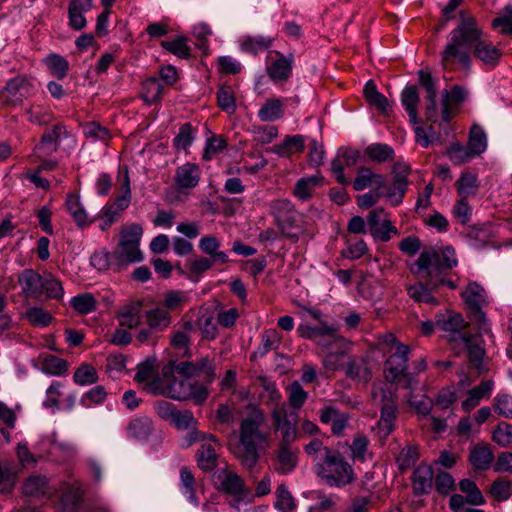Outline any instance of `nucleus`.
I'll return each instance as SVG.
<instances>
[{"mask_svg": "<svg viewBox=\"0 0 512 512\" xmlns=\"http://www.w3.org/2000/svg\"><path fill=\"white\" fill-rule=\"evenodd\" d=\"M418 457L419 453L417 446L409 445L402 448L398 456L396 457L398 469L401 472L409 470L412 466H414Z\"/></svg>", "mask_w": 512, "mask_h": 512, "instance_id": "nucleus-58", "label": "nucleus"}, {"mask_svg": "<svg viewBox=\"0 0 512 512\" xmlns=\"http://www.w3.org/2000/svg\"><path fill=\"white\" fill-rule=\"evenodd\" d=\"M433 469L427 464H420L413 472L412 486L416 495L428 494L432 488Z\"/></svg>", "mask_w": 512, "mask_h": 512, "instance_id": "nucleus-27", "label": "nucleus"}, {"mask_svg": "<svg viewBox=\"0 0 512 512\" xmlns=\"http://www.w3.org/2000/svg\"><path fill=\"white\" fill-rule=\"evenodd\" d=\"M143 235V228L140 224L132 223L122 227L120 231V240L122 244L136 245L140 247V241Z\"/></svg>", "mask_w": 512, "mask_h": 512, "instance_id": "nucleus-61", "label": "nucleus"}, {"mask_svg": "<svg viewBox=\"0 0 512 512\" xmlns=\"http://www.w3.org/2000/svg\"><path fill=\"white\" fill-rule=\"evenodd\" d=\"M82 492L79 486L67 485L60 499L61 512H77L80 506Z\"/></svg>", "mask_w": 512, "mask_h": 512, "instance_id": "nucleus-43", "label": "nucleus"}, {"mask_svg": "<svg viewBox=\"0 0 512 512\" xmlns=\"http://www.w3.org/2000/svg\"><path fill=\"white\" fill-rule=\"evenodd\" d=\"M385 179L382 174L375 173L371 168L362 166L357 170L356 177L352 182L355 191H363L368 187L381 190L384 187Z\"/></svg>", "mask_w": 512, "mask_h": 512, "instance_id": "nucleus-25", "label": "nucleus"}, {"mask_svg": "<svg viewBox=\"0 0 512 512\" xmlns=\"http://www.w3.org/2000/svg\"><path fill=\"white\" fill-rule=\"evenodd\" d=\"M285 112V100L269 98L258 110L257 116L262 122H274L281 119Z\"/></svg>", "mask_w": 512, "mask_h": 512, "instance_id": "nucleus-30", "label": "nucleus"}, {"mask_svg": "<svg viewBox=\"0 0 512 512\" xmlns=\"http://www.w3.org/2000/svg\"><path fill=\"white\" fill-rule=\"evenodd\" d=\"M472 50L474 56L490 68L497 66L502 57V51L491 41L483 39L482 34L473 43Z\"/></svg>", "mask_w": 512, "mask_h": 512, "instance_id": "nucleus-19", "label": "nucleus"}, {"mask_svg": "<svg viewBox=\"0 0 512 512\" xmlns=\"http://www.w3.org/2000/svg\"><path fill=\"white\" fill-rule=\"evenodd\" d=\"M264 422L263 411L255 407L241 421L240 448L236 456L241 464L248 469L253 468L259 459L257 445L267 439V435L261 431Z\"/></svg>", "mask_w": 512, "mask_h": 512, "instance_id": "nucleus-3", "label": "nucleus"}, {"mask_svg": "<svg viewBox=\"0 0 512 512\" xmlns=\"http://www.w3.org/2000/svg\"><path fill=\"white\" fill-rule=\"evenodd\" d=\"M98 373L89 363H81L74 371L73 381L79 386L93 385L98 382Z\"/></svg>", "mask_w": 512, "mask_h": 512, "instance_id": "nucleus-47", "label": "nucleus"}, {"mask_svg": "<svg viewBox=\"0 0 512 512\" xmlns=\"http://www.w3.org/2000/svg\"><path fill=\"white\" fill-rule=\"evenodd\" d=\"M299 449L292 446V443H279L277 449L274 470L278 474L286 475L291 473L298 464Z\"/></svg>", "mask_w": 512, "mask_h": 512, "instance_id": "nucleus-17", "label": "nucleus"}, {"mask_svg": "<svg viewBox=\"0 0 512 512\" xmlns=\"http://www.w3.org/2000/svg\"><path fill=\"white\" fill-rule=\"evenodd\" d=\"M153 431V422L146 416H140L132 419L127 425L129 437L144 440L149 437Z\"/></svg>", "mask_w": 512, "mask_h": 512, "instance_id": "nucleus-39", "label": "nucleus"}, {"mask_svg": "<svg viewBox=\"0 0 512 512\" xmlns=\"http://www.w3.org/2000/svg\"><path fill=\"white\" fill-rule=\"evenodd\" d=\"M185 441L186 446H190L195 442H201L196 454L197 464L201 470L211 471L217 466V452L221 448V443L216 436L194 430L188 434Z\"/></svg>", "mask_w": 512, "mask_h": 512, "instance_id": "nucleus-9", "label": "nucleus"}, {"mask_svg": "<svg viewBox=\"0 0 512 512\" xmlns=\"http://www.w3.org/2000/svg\"><path fill=\"white\" fill-rule=\"evenodd\" d=\"M187 292L180 290H170L165 294L162 306H156L145 312L148 320H169V310L181 308L188 302Z\"/></svg>", "mask_w": 512, "mask_h": 512, "instance_id": "nucleus-15", "label": "nucleus"}, {"mask_svg": "<svg viewBox=\"0 0 512 512\" xmlns=\"http://www.w3.org/2000/svg\"><path fill=\"white\" fill-rule=\"evenodd\" d=\"M195 376L200 377L203 385L211 384L216 378V368L214 361L208 357H203L194 362Z\"/></svg>", "mask_w": 512, "mask_h": 512, "instance_id": "nucleus-50", "label": "nucleus"}, {"mask_svg": "<svg viewBox=\"0 0 512 512\" xmlns=\"http://www.w3.org/2000/svg\"><path fill=\"white\" fill-rule=\"evenodd\" d=\"M220 246L221 243L215 236H203L199 240V248L204 254L208 255L217 264H226L229 257L224 251L219 250Z\"/></svg>", "mask_w": 512, "mask_h": 512, "instance_id": "nucleus-34", "label": "nucleus"}, {"mask_svg": "<svg viewBox=\"0 0 512 512\" xmlns=\"http://www.w3.org/2000/svg\"><path fill=\"white\" fill-rule=\"evenodd\" d=\"M367 103L374 106L380 113L387 114L390 110L388 99L377 90L376 84L369 80L363 89Z\"/></svg>", "mask_w": 512, "mask_h": 512, "instance_id": "nucleus-38", "label": "nucleus"}, {"mask_svg": "<svg viewBox=\"0 0 512 512\" xmlns=\"http://www.w3.org/2000/svg\"><path fill=\"white\" fill-rule=\"evenodd\" d=\"M174 371L183 375L184 379H189L195 376V367L194 362L191 361H183L179 363H175L174 361H170L167 365L162 368V376L168 377L173 376Z\"/></svg>", "mask_w": 512, "mask_h": 512, "instance_id": "nucleus-60", "label": "nucleus"}, {"mask_svg": "<svg viewBox=\"0 0 512 512\" xmlns=\"http://www.w3.org/2000/svg\"><path fill=\"white\" fill-rule=\"evenodd\" d=\"M483 34L476 19L466 11L460 12V22L449 34V40L441 52V63L445 69L459 67L469 70L473 43Z\"/></svg>", "mask_w": 512, "mask_h": 512, "instance_id": "nucleus-2", "label": "nucleus"}, {"mask_svg": "<svg viewBox=\"0 0 512 512\" xmlns=\"http://www.w3.org/2000/svg\"><path fill=\"white\" fill-rule=\"evenodd\" d=\"M459 488L464 494H466V501L468 504L479 506L486 503L482 492L474 481L470 479H462L459 482Z\"/></svg>", "mask_w": 512, "mask_h": 512, "instance_id": "nucleus-56", "label": "nucleus"}, {"mask_svg": "<svg viewBox=\"0 0 512 512\" xmlns=\"http://www.w3.org/2000/svg\"><path fill=\"white\" fill-rule=\"evenodd\" d=\"M113 252V259L116 261L118 271L126 269L129 265L141 262L143 254L139 246L117 243Z\"/></svg>", "mask_w": 512, "mask_h": 512, "instance_id": "nucleus-23", "label": "nucleus"}, {"mask_svg": "<svg viewBox=\"0 0 512 512\" xmlns=\"http://www.w3.org/2000/svg\"><path fill=\"white\" fill-rule=\"evenodd\" d=\"M93 3L84 0H71L68 6V26L80 31L87 25L85 13L90 11Z\"/></svg>", "mask_w": 512, "mask_h": 512, "instance_id": "nucleus-24", "label": "nucleus"}, {"mask_svg": "<svg viewBox=\"0 0 512 512\" xmlns=\"http://www.w3.org/2000/svg\"><path fill=\"white\" fill-rule=\"evenodd\" d=\"M66 208L78 227L84 228L92 223V220L89 219L88 214L80 201L79 195L73 193L68 194L66 198Z\"/></svg>", "mask_w": 512, "mask_h": 512, "instance_id": "nucleus-33", "label": "nucleus"}, {"mask_svg": "<svg viewBox=\"0 0 512 512\" xmlns=\"http://www.w3.org/2000/svg\"><path fill=\"white\" fill-rule=\"evenodd\" d=\"M478 187L477 176L471 172H462L456 181L457 193L462 198L475 195Z\"/></svg>", "mask_w": 512, "mask_h": 512, "instance_id": "nucleus-51", "label": "nucleus"}, {"mask_svg": "<svg viewBox=\"0 0 512 512\" xmlns=\"http://www.w3.org/2000/svg\"><path fill=\"white\" fill-rule=\"evenodd\" d=\"M305 149V139L302 135L287 136L282 143L272 147V152L280 157H290L293 153H301Z\"/></svg>", "mask_w": 512, "mask_h": 512, "instance_id": "nucleus-37", "label": "nucleus"}, {"mask_svg": "<svg viewBox=\"0 0 512 512\" xmlns=\"http://www.w3.org/2000/svg\"><path fill=\"white\" fill-rule=\"evenodd\" d=\"M304 450L316 463V468L322 461H324V458H327L328 454L330 455V453L334 451L324 446L322 441L317 438L312 439L307 445H305Z\"/></svg>", "mask_w": 512, "mask_h": 512, "instance_id": "nucleus-59", "label": "nucleus"}, {"mask_svg": "<svg viewBox=\"0 0 512 512\" xmlns=\"http://www.w3.org/2000/svg\"><path fill=\"white\" fill-rule=\"evenodd\" d=\"M493 381H482L478 386L468 391V397L462 402V409L465 412L473 410L483 398H489L493 389Z\"/></svg>", "mask_w": 512, "mask_h": 512, "instance_id": "nucleus-32", "label": "nucleus"}, {"mask_svg": "<svg viewBox=\"0 0 512 512\" xmlns=\"http://www.w3.org/2000/svg\"><path fill=\"white\" fill-rule=\"evenodd\" d=\"M113 258V252H110L106 249H100L92 254L90 262L91 265L98 271L103 272L112 270L114 272H119L118 266L115 265L116 261Z\"/></svg>", "mask_w": 512, "mask_h": 512, "instance_id": "nucleus-46", "label": "nucleus"}, {"mask_svg": "<svg viewBox=\"0 0 512 512\" xmlns=\"http://www.w3.org/2000/svg\"><path fill=\"white\" fill-rule=\"evenodd\" d=\"M23 493L27 496L40 497L48 490V480L44 476H30L23 484Z\"/></svg>", "mask_w": 512, "mask_h": 512, "instance_id": "nucleus-53", "label": "nucleus"}, {"mask_svg": "<svg viewBox=\"0 0 512 512\" xmlns=\"http://www.w3.org/2000/svg\"><path fill=\"white\" fill-rule=\"evenodd\" d=\"M369 440L363 434H358L354 437L350 445L351 456L354 460L365 462L369 454L368 450Z\"/></svg>", "mask_w": 512, "mask_h": 512, "instance_id": "nucleus-64", "label": "nucleus"}, {"mask_svg": "<svg viewBox=\"0 0 512 512\" xmlns=\"http://www.w3.org/2000/svg\"><path fill=\"white\" fill-rule=\"evenodd\" d=\"M458 265L455 249L452 246L429 249L420 253L417 260L409 265L410 272L425 281L432 289L446 285L456 289L455 281L446 279L449 272Z\"/></svg>", "mask_w": 512, "mask_h": 512, "instance_id": "nucleus-1", "label": "nucleus"}, {"mask_svg": "<svg viewBox=\"0 0 512 512\" xmlns=\"http://www.w3.org/2000/svg\"><path fill=\"white\" fill-rule=\"evenodd\" d=\"M408 188V179L406 174H396L390 185L384 184L382 196H384L392 206L396 207L403 201Z\"/></svg>", "mask_w": 512, "mask_h": 512, "instance_id": "nucleus-26", "label": "nucleus"}, {"mask_svg": "<svg viewBox=\"0 0 512 512\" xmlns=\"http://www.w3.org/2000/svg\"><path fill=\"white\" fill-rule=\"evenodd\" d=\"M68 132L66 126L62 124H56L51 128L44 131L41 136L40 142L36 145L35 153L37 157H43L51 155L56 152L59 148V142L61 139L66 138Z\"/></svg>", "mask_w": 512, "mask_h": 512, "instance_id": "nucleus-16", "label": "nucleus"}, {"mask_svg": "<svg viewBox=\"0 0 512 512\" xmlns=\"http://www.w3.org/2000/svg\"><path fill=\"white\" fill-rule=\"evenodd\" d=\"M37 87L31 76L18 75L9 79L0 89V102L7 107H16L36 94Z\"/></svg>", "mask_w": 512, "mask_h": 512, "instance_id": "nucleus-10", "label": "nucleus"}, {"mask_svg": "<svg viewBox=\"0 0 512 512\" xmlns=\"http://www.w3.org/2000/svg\"><path fill=\"white\" fill-rule=\"evenodd\" d=\"M489 493L498 502L507 501L512 496V481L506 479L495 480L490 486Z\"/></svg>", "mask_w": 512, "mask_h": 512, "instance_id": "nucleus-63", "label": "nucleus"}, {"mask_svg": "<svg viewBox=\"0 0 512 512\" xmlns=\"http://www.w3.org/2000/svg\"><path fill=\"white\" fill-rule=\"evenodd\" d=\"M462 299L468 311L470 320H486L490 301L489 296L482 285L470 282L461 293Z\"/></svg>", "mask_w": 512, "mask_h": 512, "instance_id": "nucleus-12", "label": "nucleus"}, {"mask_svg": "<svg viewBox=\"0 0 512 512\" xmlns=\"http://www.w3.org/2000/svg\"><path fill=\"white\" fill-rule=\"evenodd\" d=\"M193 331L191 322H186L182 330L176 331L171 337V346L179 350L181 357L190 358L192 353L189 348L190 333Z\"/></svg>", "mask_w": 512, "mask_h": 512, "instance_id": "nucleus-40", "label": "nucleus"}, {"mask_svg": "<svg viewBox=\"0 0 512 512\" xmlns=\"http://www.w3.org/2000/svg\"><path fill=\"white\" fill-rule=\"evenodd\" d=\"M314 502L309 506L308 512H333L336 509V497L322 492L312 493Z\"/></svg>", "mask_w": 512, "mask_h": 512, "instance_id": "nucleus-54", "label": "nucleus"}, {"mask_svg": "<svg viewBox=\"0 0 512 512\" xmlns=\"http://www.w3.org/2000/svg\"><path fill=\"white\" fill-rule=\"evenodd\" d=\"M401 103L409 116L410 122L418 123L417 106L419 104V95L416 86L411 85L404 88L401 93Z\"/></svg>", "mask_w": 512, "mask_h": 512, "instance_id": "nucleus-41", "label": "nucleus"}, {"mask_svg": "<svg viewBox=\"0 0 512 512\" xmlns=\"http://www.w3.org/2000/svg\"><path fill=\"white\" fill-rule=\"evenodd\" d=\"M372 399L380 408L378 431L382 438H387L393 431L397 417V405L395 392L387 384L375 386L372 391Z\"/></svg>", "mask_w": 512, "mask_h": 512, "instance_id": "nucleus-8", "label": "nucleus"}, {"mask_svg": "<svg viewBox=\"0 0 512 512\" xmlns=\"http://www.w3.org/2000/svg\"><path fill=\"white\" fill-rule=\"evenodd\" d=\"M219 489L231 496L237 501L245 499L249 491L245 488L243 479L233 470L225 468L220 469L215 474Z\"/></svg>", "mask_w": 512, "mask_h": 512, "instance_id": "nucleus-14", "label": "nucleus"}, {"mask_svg": "<svg viewBox=\"0 0 512 512\" xmlns=\"http://www.w3.org/2000/svg\"><path fill=\"white\" fill-rule=\"evenodd\" d=\"M161 47L179 59L189 60L193 57L189 39L183 35H177L170 40L161 42Z\"/></svg>", "mask_w": 512, "mask_h": 512, "instance_id": "nucleus-31", "label": "nucleus"}, {"mask_svg": "<svg viewBox=\"0 0 512 512\" xmlns=\"http://www.w3.org/2000/svg\"><path fill=\"white\" fill-rule=\"evenodd\" d=\"M70 305L79 314L86 315L96 310L97 301L91 293H82L72 297Z\"/></svg>", "mask_w": 512, "mask_h": 512, "instance_id": "nucleus-55", "label": "nucleus"}, {"mask_svg": "<svg viewBox=\"0 0 512 512\" xmlns=\"http://www.w3.org/2000/svg\"><path fill=\"white\" fill-rule=\"evenodd\" d=\"M442 331L447 332L449 341H462L468 349L470 362L481 369L484 349L480 345V330L469 322H438Z\"/></svg>", "mask_w": 512, "mask_h": 512, "instance_id": "nucleus-6", "label": "nucleus"}, {"mask_svg": "<svg viewBox=\"0 0 512 512\" xmlns=\"http://www.w3.org/2000/svg\"><path fill=\"white\" fill-rule=\"evenodd\" d=\"M345 375L358 382L367 383L372 379V362L367 357L353 356L345 364Z\"/></svg>", "mask_w": 512, "mask_h": 512, "instance_id": "nucleus-20", "label": "nucleus"}, {"mask_svg": "<svg viewBox=\"0 0 512 512\" xmlns=\"http://www.w3.org/2000/svg\"><path fill=\"white\" fill-rule=\"evenodd\" d=\"M43 64L48 69L51 76L58 80H63L69 73L70 64L68 60L57 53H49L44 59Z\"/></svg>", "mask_w": 512, "mask_h": 512, "instance_id": "nucleus-36", "label": "nucleus"}, {"mask_svg": "<svg viewBox=\"0 0 512 512\" xmlns=\"http://www.w3.org/2000/svg\"><path fill=\"white\" fill-rule=\"evenodd\" d=\"M294 63L293 53L283 54L278 50H269L265 58L266 74L274 83H285L292 76Z\"/></svg>", "mask_w": 512, "mask_h": 512, "instance_id": "nucleus-11", "label": "nucleus"}, {"mask_svg": "<svg viewBox=\"0 0 512 512\" xmlns=\"http://www.w3.org/2000/svg\"><path fill=\"white\" fill-rule=\"evenodd\" d=\"M364 155L373 162L384 163L392 161L395 156L394 149L385 143H373L364 150Z\"/></svg>", "mask_w": 512, "mask_h": 512, "instance_id": "nucleus-42", "label": "nucleus"}, {"mask_svg": "<svg viewBox=\"0 0 512 512\" xmlns=\"http://www.w3.org/2000/svg\"><path fill=\"white\" fill-rule=\"evenodd\" d=\"M37 361L39 369L48 375L61 376L68 370L67 361L52 354L41 353Z\"/></svg>", "mask_w": 512, "mask_h": 512, "instance_id": "nucleus-28", "label": "nucleus"}, {"mask_svg": "<svg viewBox=\"0 0 512 512\" xmlns=\"http://www.w3.org/2000/svg\"><path fill=\"white\" fill-rule=\"evenodd\" d=\"M21 294L25 298L39 299L43 295V276L33 269H25L18 275Z\"/></svg>", "mask_w": 512, "mask_h": 512, "instance_id": "nucleus-18", "label": "nucleus"}, {"mask_svg": "<svg viewBox=\"0 0 512 512\" xmlns=\"http://www.w3.org/2000/svg\"><path fill=\"white\" fill-rule=\"evenodd\" d=\"M382 349L389 353L385 363V375L389 382L402 385L406 389L414 388V378L407 373L409 346L399 342L394 334L386 333L379 337Z\"/></svg>", "mask_w": 512, "mask_h": 512, "instance_id": "nucleus-4", "label": "nucleus"}, {"mask_svg": "<svg viewBox=\"0 0 512 512\" xmlns=\"http://www.w3.org/2000/svg\"><path fill=\"white\" fill-rule=\"evenodd\" d=\"M217 104L228 114L236 111V99L234 91L230 86H221L217 91Z\"/></svg>", "mask_w": 512, "mask_h": 512, "instance_id": "nucleus-62", "label": "nucleus"}, {"mask_svg": "<svg viewBox=\"0 0 512 512\" xmlns=\"http://www.w3.org/2000/svg\"><path fill=\"white\" fill-rule=\"evenodd\" d=\"M468 98V91L465 87L460 85H454L451 89L444 90L443 92V100L441 103V116L442 121L445 123H449L452 119V105H460L465 102Z\"/></svg>", "mask_w": 512, "mask_h": 512, "instance_id": "nucleus-22", "label": "nucleus"}, {"mask_svg": "<svg viewBox=\"0 0 512 512\" xmlns=\"http://www.w3.org/2000/svg\"><path fill=\"white\" fill-rule=\"evenodd\" d=\"M163 92V86L156 77H150L142 83V98L148 104H153L160 100Z\"/></svg>", "mask_w": 512, "mask_h": 512, "instance_id": "nucleus-52", "label": "nucleus"}, {"mask_svg": "<svg viewBox=\"0 0 512 512\" xmlns=\"http://www.w3.org/2000/svg\"><path fill=\"white\" fill-rule=\"evenodd\" d=\"M274 43V38L266 35L245 36L240 44L243 52L257 55L258 53L269 50Z\"/></svg>", "mask_w": 512, "mask_h": 512, "instance_id": "nucleus-35", "label": "nucleus"}, {"mask_svg": "<svg viewBox=\"0 0 512 512\" xmlns=\"http://www.w3.org/2000/svg\"><path fill=\"white\" fill-rule=\"evenodd\" d=\"M151 384L158 394L178 401L192 399L196 404H202L209 394L205 385L190 379H176L174 376H162V379H155Z\"/></svg>", "mask_w": 512, "mask_h": 512, "instance_id": "nucleus-5", "label": "nucleus"}, {"mask_svg": "<svg viewBox=\"0 0 512 512\" xmlns=\"http://www.w3.org/2000/svg\"><path fill=\"white\" fill-rule=\"evenodd\" d=\"M317 474L326 481L330 487L341 488L355 480L352 465L337 450H334L317 467Z\"/></svg>", "mask_w": 512, "mask_h": 512, "instance_id": "nucleus-7", "label": "nucleus"}, {"mask_svg": "<svg viewBox=\"0 0 512 512\" xmlns=\"http://www.w3.org/2000/svg\"><path fill=\"white\" fill-rule=\"evenodd\" d=\"M108 393L104 386L96 385L82 394L80 404L86 408L103 404L107 399Z\"/></svg>", "mask_w": 512, "mask_h": 512, "instance_id": "nucleus-57", "label": "nucleus"}, {"mask_svg": "<svg viewBox=\"0 0 512 512\" xmlns=\"http://www.w3.org/2000/svg\"><path fill=\"white\" fill-rule=\"evenodd\" d=\"M434 290L425 281L419 280L408 287V295L417 302L435 305L438 301L432 295Z\"/></svg>", "mask_w": 512, "mask_h": 512, "instance_id": "nucleus-44", "label": "nucleus"}, {"mask_svg": "<svg viewBox=\"0 0 512 512\" xmlns=\"http://www.w3.org/2000/svg\"><path fill=\"white\" fill-rule=\"evenodd\" d=\"M446 155L453 165L460 166L476 158L468 146L453 142L446 150Z\"/></svg>", "mask_w": 512, "mask_h": 512, "instance_id": "nucleus-45", "label": "nucleus"}, {"mask_svg": "<svg viewBox=\"0 0 512 512\" xmlns=\"http://www.w3.org/2000/svg\"><path fill=\"white\" fill-rule=\"evenodd\" d=\"M467 146L475 157L481 155L487 148V136L484 129L480 125H473L469 132V140Z\"/></svg>", "mask_w": 512, "mask_h": 512, "instance_id": "nucleus-48", "label": "nucleus"}, {"mask_svg": "<svg viewBox=\"0 0 512 512\" xmlns=\"http://www.w3.org/2000/svg\"><path fill=\"white\" fill-rule=\"evenodd\" d=\"M271 418L275 432L280 434V443H293L297 438V413L289 411L286 404H277Z\"/></svg>", "mask_w": 512, "mask_h": 512, "instance_id": "nucleus-13", "label": "nucleus"}, {"mask_svg": "<svg viewBox=\"0 0 512 512\" xmlns=\"http://www.w3.org/2000/svg\"><path fill=\"white\" fill-rule=\"evenodd\" d=\"M201 178L200 167L191 162H186L175 171L174 182L179 191L196 187Z\"/></svg>", "mask_w": 512, "mask_h": 512, "instance_id": "nucleus-21", "label": "nucleus"}, {"mask_svg": "<svg viewBox=\"0 0 512 512\" xmlns=\"http://www.w3.org/2000/svg\"><path fill=\"white\" fill-rule=\"evenodd\" d=\"M323 180L324 178L320 175L301 178L295 185L294 194L301 200H307L311 198L313 188L321 185Z\"/></svg>", "mask_w": 512, "mask_h": 512, "instance_id": "nucleus-49", "label": "nucleus"}, {"mask_svg": "<svg viewBox=\"0 0 512 512\" xmlns=\"http://www.w3.org/2000/svg\"><path fill=\"white\" fill-rule=\"evenodd\" d=\"M494 460V454L489 445L481 443L474 446L469 455V461L474 470H488Z\"/></svg>", "mask_w": 512, "mask_h": 512, "instance_id": "nucleus-29", "label": "nucleus"}]
</instances>
